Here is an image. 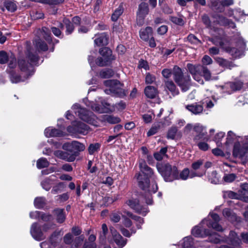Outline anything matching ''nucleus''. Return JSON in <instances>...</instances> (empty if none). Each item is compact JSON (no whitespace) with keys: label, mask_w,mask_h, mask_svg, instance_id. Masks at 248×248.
<instances>
[{"label":"nucleus","mask_w":248,"mask_h":248,"mask_svg":"<svg viewBox=\"0 0 248 248\" xmlns=\"http://www.w3.org/2000/svg\"><path fill=\"white\" fill-rule=\"evenodd\" d=\"M140 172L136 174L139 186L144 192L142 193L139 199H130L126 202V204L136 213L142 216H146L149 212L146 205H141L144 201L147 204H152L153 202L152 194L155 193L158 190L156 183L157 177L155 175L154 171L149 167L146 162L142 159L139 161Z\"/></svg>","instance_id":"1"},{"label":"nucleus","mask_w":248,"mask_h":248,"mask_svg":"<svg viewBox=\"0 0 248 248\" xmlns=\"http://www.w3.org/2000/svg\"><path fill=\"white\" fill-rule=\"evenodd\" d=\"M26 59H28V61L21 57L18 59V65L20 70L26 73L28 78L34 73L33 66L37 64L39 57L37 54L32 53L30 42H26Z\"/></svg>","instance_id":"2"},{"label":"nucleus","mask_w":248,"mask_h":248,"mask_svg":"<svg viewBox=\"0 0 248 248\" xmlns=\"http://www.w3.org/2000/svg\"><path fill=\"white\" fill-rule=\"evenodd\" d=\"M186 67L194 79L200 84H203L204 83L202 77H203L206 80L208 81L211 79V73L206 66L200 64L194 65L189 63L187 64Z\"/></svg>","instance_id":"3"},{"label":"nucleus","mask_w":248,"mask_h":248,"mask_svg":"<svg viewBox=\"0 0 248 248\" xmlns=\"http://www.w3.org/2000/svg\"><path fill=\"white\" fill-rule=\"evenodd\" d=\"M173 79L183 92L188 91L191 87V79L188 74L184 75L181 68L177 65L173 67Z\"/></svg>","instance_id":"4"},{"label":"nucleus","mask_w":248,"mask_h":248,"mask_svg":"<svg viewBox=\"0 0 248 248\" xmlns=\"http://www.w3.org/2000/svg\"><path fill=\"white\" fill-rule=\"evenodd\" d=\"M158 172L166 182H172L179 179V171L177 167L169 163L157 165Z\"/></svg>","instance_id":"5"},{"label":"nucleus","mask_w":248,"mask_h":248,"mask_svg":"<svg viewBox=\"0 0 248 248\" xmlns=\"http://www.w3.org/2000/svg\"><path fill=\"white\" fill-rule=\"evenodd\" d=\"M106 86L109 87V89L105 90L107 94L112 93V95L123 98L126 95L127 92L122 88L123 84L117 80H107L104 82Z\"/></svg>","instance_id":"6"},{"label":"nucleus","mask_w":248,"mask_h":248,"mask_svg":"<svg viewBox=\"0 0 248 248\" xmlns=\"http://www.w3.org/2000/svg\"><path fill=\"white\" fill-rule=\"evenodd\" d=\"M99 53L101 57H98L96 60V64L99 66L108 65L115 60V57L112 55L111 49L108 47L100 48Z\"/></svg>","instance_id":"7"},{"label":"nucleus","mask_w":248,"mask_h":248,"mask_svg":"<svg viewBox=\"0 0 248 248\" xmlns=\"http://www.w3.org/2000/svg\"><path fill=\"white\" fill-rule=\"evenodd\" d=\"M72 108L74 110L75 114L83 121L91 124L94 120L95 116L94 114L85 108H81L79 104H74Z\"/></svg>","instance_id":"8"},{"label":"nucleus","mask_w":248,"mask_h":248,"mask_svg":"<svg viewBox=\"0 0 248 248\" xmlns=\"http://www.w3.org/2000/svg\"><path fill=\"white\" fill-rule=\"evenodd\" d=\"M62 148L63 150L72 153L71 155H74L75 158L78 155L79 152L84 151L85 149L83 144L76 140L64 143Z\"/></svg>","instance_id":"9"},{"label":"nucleus","mask_w":248,"mask_h":248,"mask_svg":"<svg viewBox=\"0 0 248 248\" xmlns=\"http://www.w3.org/2000/svg\"><path fill=\"white\" fill-rule=\"evenodd\" d=\"M246 142H243L242 145L239 141L234 143L232 155L235 157L243 158L248 153V138Z\"/></svg>","instance_id":"10"},{"label":"nucleus","mask_w":248,"mask_h":248,"mask_svg":"<svg viewBox=\"0 0 248 248\" xmlns=\"http://www.w3.org/2000/svg\"><path fill=\"white\" fill-rule=\"evenodd\" d=\"M89 126L85 124L78 122L72 124V126H69L67 128L68 132L73 134L79 133L86 135L88 133Z\"/></svg>","instance_id":"11"},{"label":"nucleus","mask_w":248,"mask_h":248,"mask_svg":"<svg viewBox=\"0 0 248 248\" xmlns=\"http://www.w3.org/2000/svg\"><path fill=\"white\" fill-rule=\"evenodd\" d=\"M211 216L213 221L205 218L202 220L201 224H206L208 228H212L217 231H222V227L218 224L220 220L219 216L217 214L212 213Z\"/></svg>","instance_id":"12"},{"label":"nucleus","mask_w":248,"mask_h":248,"mask_svg":"<svg viewBox=\"0 0 248 248\" xmlns=\"http://www.w3.org/2000/svg\"><path fill=\"white\" fill-rule=\"evenodd\" d=\"M83 235H80L77 237L73 240V236L71 233L65 234L63 237V241L66 245H70L72 243L70 248H78L80 246L84 240Z\"/></svg>","instance_id":"13"},{"label":"nucleus","mask_w":248,"mask_h":248,"mask_svg":"<svg viewBox=\"0 0 248 248\" xmlns=\"http://www.w3.org/2000/svg\"><path fill=\"white\" fill-rule=\"evenodd\" d=\"M212 17L216 20L217 24L221 26H228L230 28L234 29L235 28V24L231 20L229 19L225 16L218 14H215L212 15Z\"/></svg>","instance_id":"14"},{"label":"nucleus","mask_w":248,"mask_h":248,"mask_svg":"<svg viewBox=\"0 0 248 248\" xmlns=\"http://www.w3.org/2000/svg\"><path fill=\"white\" fill-rule=\"evenodd\" d=\"M37 223H33L31 228L30 232L32 236L36 240L40 241L45 238L43 231Z\"/></svg>","instance_id":"15"},{"label":"nucleus","mask_w":248,"mask_h":248,"mask_svg":"<svg viewBox=\"0 0 248 248\" xmlns=\"http://www.w3.org/2000/svg\"><path fill=\"white\" fill-rule=\"evenodd\" d=\"M113 241L118 248H123L126 244L127 240L124 239L113 227L110 228Z\"/></svg>","instance_id":"16"},{"label":"nucleus","mask_w":248,"mask_h":248,"mask_svg":"<svg viewBox=\"0 0 248 248\" xmlns=\"http://www.w3.org/2000/svg\"><path fill=\"white\" fill-rule=\"evenodd\" d=\"M194 130L198 134L195 137V140H203L208 141L209 138L206 136V132L204 128L201 124H196L194 127Z\"/></svg>","instance_id":"17"},{"label":"nucleus","mask_w":248,"mask_h":248,"mask_svg":"<svg viewBox=\"0 0 248 248\" xmlns=\"http://www.w3.org/2000/svg\"><path fill=\"white\" fill-rule=\"evenodd\" d=\"M193 235L196 237H203L205 236L210 235V231L203 228L202 226H195L192 231Z\"/></svg>","instance_id":"18"},{"label":"nucleus","mask_w":248,"mask_h":248,"mask_svg":"<svg viewBox=\"0 0 248 248\" xmlns=\"http://www.w3.org/2000/svg\"><path fill=\"white\" fill-rule=\"evenodd\" d=\"M94 40V43L98 46H106L108 44L109 36L106 33L98 34Z\"/></svg>","instance_id":"19"},{"label":"nucleus","mask_w":248,"mask_h":248,"mask_svg":"<svg viewBox=\"0 0 248 248\" xmlns=\"http://www.w3.org/2000/svg\"><path fill=\"white\" fill-rule=\"evenodd\" d=\"M54 154L58 158L68 162H73L75 160L74 155H69V154L66 152L59 150L55 152Z\"/></svg>","instance_id":"20"},{"label":"nucleus","mask_w":248,"mask_h":248,"mask_svg":"<svg viewBox=\"0 0 248 248\" xmlns=\"http://www.w3.org/2000/svg\"><path fill=\"white\" fill-rule=\"evenodd\" d=\"M153 35V30L151 27H147L145 29H142L140 31V38L145 41H148L149 38Z\"/></svg>","instance_id":"21"},{"label":"nucleus","mask_w":248,"mask_h":248,"mask_svg":"<svg viewBox=\"0 0 248 248\" xmlns=\"http://www.w3.org/2000/svg\"><path fill=\"white\" fill-rule=\"evenodd\" d=\"M208 6L212 10L218 13H222L224 11V8H223L221 0H211Z\"/></svg>","instance_id":"22"},{"label":"nucleus","mask_w":248,"mask_h":248,"mask_svg":"<svg viewBox=\"0 0 248 248\" xmlns=\"http://www.w3.org/2000/svg\"><path fill=\"white\" fill-rule=\"evenodd\" d=\"M228 239L230 243L235 247L239 246L241 242V240L237 233L233 231H230Z\"/></svg>","instance_id":"23"},{"label":"nucleus","mask_w":248,"mask_h":248,"mask_svg":"<svg viewBox=\"0 0 248 248\" xmlns=\"http://www.w3.org/2000/svg\"><path fill=\"white\" fill-rule=\"evenodd\" d=\"M44 134L46 137H62L63 135V132L61 130L50 128H46L45 130Z\"/></svg>","instance_id":"24"},{"label":"nucleus","mask_w":248,"mask_h":248,"mask_svg":"<svg viewBox=\"0 0 248 248\" xmlns=\"http://www.w3.org/2000/svg\"><path fill=\"white\" fill-rule=\"evenodd\" d=\"M186 108L192 113L197 115L201 113L203 111V106L197 103L186 106Z\"/></svg>","instance_id":"25"},{"label":"nucleus","mask_w":248,"mask_h":248,"mask_svg":"<svg viewBox=\"0 0 248 248\" xmlns=\"http://www.w3.org/2000/svg\"><path fill=\"white\" fill-rule=\"evenodd\" d=\"M243 86V83L240 81L229 82L226 84L224 86L225 88H230L231 90V92L228 91L229 93H231L232 92L240 90Z\"/></svg>","instance_id":"26"},{"label":"nucleus","mask_w":248,"mask_h":248,"mask_svg":"<svg viewBox=\"0 0 248 248\" xmlns=\"http://www.w3.org/2000/svg\"><path fill=\"white\" fill-rule=\"evenodd\" d=\"M165 87L170 91L173 96L178 95L179 94V91L176 89V87L172 80H167L165 81Z\"/></svg>","instance_id":"27"},{"label":"nucleus","mask_w":248,"mask_h":248,"mask_svg":"<svg viewBox=\"0 0 248 248\" xmlns=\"http://www.w3.org/2000/svg\"><path fill=\"white\" fill-rule=\"evenodd\" d=\"M145 95L149 98H154L157 94V89L153 86H148L144 89Z\"/></svg>","instance_id":"28"},{"label":"nucleus","mask_w":248,"mask_h":248,"mask_svg":"<svg viewBox=\"0 0 248 248\" xmlns=\"http://www.w3.org/2000/svg\"><path fill=\"white\" fill-rule=\"evenodd\" d=\"M149 11L148 4L145 2L141 3L138 8L137 15L146 16L148 15Z\"/></svg>","instance_id":"29"},{"label":"nucleus","mask_w":248,"mask_h":248,"mask_svg":"<svg viewBox=\"0 0 248 248\" xmlns=\"http://www.w3.org/2000/svg\"><path fill=\"white\" fill-rule=\"evenodd\" d=\"M7 72L9 74L10 80L13 83H17L19 82L24 81V79H22L21 77L17 74L14 70L9 71L7 70Z\"/></svg>","instance_id":"30"},{"label":"nucleus","mask_w":248,"mask_h":248,"mask_svg":"<svg viewBox=\"0 0 248 248\" xmlns=\"http://www.w3.org/2000/svg\"><path fill=\"white\" fill-rule=\"evenodd\" d=\"M54 213L56 216V219L58 223H62L65 219V215L64 214V209H56L54 210Z\"/></svg>","instance_id":"31"},{"label":"nucleus","mask_w":248,"mask_h":248,"mask_svg":"<svg viewBox=\"0 0 248 248\" xmlns=\"http://www.w3.org/2000/svg\"><path fill=\"white\" fill-rule=\"evenodd\" d=\"M63 22L66 27V34L67 35L71 34L74 30V27L72 23L67 18H64Z\"/></svg>","instance_id":"32"},{"label":"nucleus","mask_w":248,"mask_h":248,"mask_svg":"<svg viewBox=\"0 0 248 248\" xmlns=\"http://www.w3.org/2000/svg\"><path fill=\"white\" fill-rule=\"evenodd\" d=\"M103 119L105 121H106L111 124H117L121 121V120L119 117L109 115H104Z\"/></svg>","instance_id":"33"},{"label":"nucleus","mask_w":248,"mask_h":248,"mask_svg":"<svg viewBox=\"0 0 248 248\" xmlns=\"http://www.w3.org/2000/svg\"><path fill=\"white\" fill-rule=\"evenodd\" d=\"M40 32L41 33V35L48 43L51 42V33L48 28L44 27L42 28V30L40 31Z\"/></svg>","instance_id":"34"},{"label":"nucleus","mask_w":248,"mask_h":248,"mask_svg":"<svg viewBox=\"0 0 248 248\" xmlns=\"http://www.w3.org/2000/svg\"><path fill=\"white\" fill-rule=\"evenodd\" d=\"M114 75V71L111 69H105L101 70L99 73V76L103 78H108Z\"/></svg>","instance_id":"35"},{"label":"nucleus","mask_w":248,"mask_h":248,"mask_svg":"<svg viewBox=\"0 0 248 248\" xmlns=\"http://www.w3.org/2000/svg\"><path fill=\"white\" fill-rule=\"evenodd\" d=\"M35 45L37 49L42 51H46L48 47L46 44L40 39H36L35 41Z\"/></svg>","instance_id":"36"},{"label":"nucleus","mask_w":248,"mask_h":248,"mask_svg":"<svg viewBox=\"0 0 248 248\" xmlns=\"http://www.w3.org/2000/svg\"><path fill=\"white\" fill-rule=\"evenodd\" d=\"M46 203V200L44 197L36 198L34 201V204L36 208L41 209L43 208Z\"/></svg>","instance_id":"37"},{"label":"nucleus","mask_w":248,"mask_h":248,"mask_svg":"<svg viewBox=\"0 0 248 248\" xmlns=\"http://www.w3.org/2000/svg\"><path fill=\"white\" fill-rule=\"evenodd\" d=\"M225 50L233 57L235 58L239 57L241 54L240 51L235 47L228 46L225 48Z\"/></svg>","instance_id":"38"},{"label":"nucleus","mask_w":248,"mask_h":248,"mask_svg":"<svg viewBox=\"0 0 248 248\" xmlns=\"http://www.w3.org/2000/svg\"><path fill=\"white\" fill-rule=\"evenodd\" d=\"M215 60L219 65L222 67L230 68L232 65V63L229 61L220 57L216 58Z\"/></svg>","instance_id":"39"},{"label":"nucleus","mask_w":248,"mask_h":248,"mask_svg":"<svg viewBox=\"0 0 248 248\" xmlns=\"http://www.w3.org/2000/svg\"><path fill=\"white\" fill-rule=\"evenodd\" d=\"M240 137L236 136V135L232 131H229L227 134L226 144L229 145L232 143L235 140H238V138Z\"/></svg>","instance_id":"40"},{"label":"nucleus","mask_w":248,"mask_h":248,"mask_svg":"<svg viewBox=\"0 0 248 248\" xmlns=\"http://www.w3.org/2000/svg\"><path fill=\"white\" fill-rule=\"evenodd\" d=\"M167 151V147L162 148L158 152L155 153L154 155V157L158 161L161 160L163 156L166 155Z\"/></svg>","instance_id":"41"},{"label":"nucleus","mask_w":248,"mask_h":248,"mask_svg":"<svg viewBox=\"0 0 248 248\" xmlns=\"http://www.w3.org/2000/svg\"><path fill=\"white\" fill-rule=\"evenodd\" d=\"M4 6L8 11L11 12H15L17 9L16 4L10 0L6 1L4 3Z\"/></svg>","instance_id":"42"},{"label":"nucleus","mask_w":248,"mask_h":248,"mask_svg":"<svg viewBox=\"0 0 248 248\" xmlns=\"http://www.w3.org/2000/svg\"><path fill=\"white\" fill-rule=\"evenodd\" d=\"M49 165L48 161L45 158L42 157L37 161V167L38 169H42L47 167Z\"/></svg>","instance_id":"43"},{"label":"nucleus","mask_w":248,"mask_h":248,"mask_svg":"<svg viewBox=\"0 0 248 248\" xmlns=\"http://www.w3.org/2000/svg\"><path fill=\"white\" fill-rule=\"evenodd\" d=\"M123 11L124 10L122 6H119V7L115 10L112 15V20L113 21H116L120 17V16L123 14Z\"/></svg>","instance_id":"44"},{"label":"nucleus","mask_w":248,"mask_h":248,"mask_svg":"<svg viewBox=\"0 0 248 248\" xmlns=\"http://www.w3.org/2000/svg\"><path fill=\"white\" fill-rule=\"evenodd\" d=\"M52 181L49 178H46L41 182L42 187L46 191H48L51 187Z\"/></svg>","instance_id":"45"},{"label":"nucleus","mask_w":248,"mask_h":248,"mask_svg":"<svg viewBox=\"0 0 248 248\" xmlns=\"http://www.w3.org/2000/svg\"><path fill=\"white\" fill-rule=\"evenodd\" d=\"M9 63L8 64V68L7 69L9 71L13 70L12 69L15 68L16 66V61L15 56L13 54L9 57Z\"/></svg>","instance_id":"46"},{"label":"nucleus","mask_w":248,"mask_h":248,"mask_svg":"<svg viewBox=\"0 0 248 248\" xmlns=\"http://www.w3.org/2000/svg\"><path fill=\"white\" fill-rule=\"evenodd\" d=\"M222 213L223 216L228 219L233 220L235 218L234 214H233L231 210L229 208L224 209L223 210Z\"/></svg>","instance_id":"47"},{"label":"nucleus","mask_w":248,"mask_h":248,"mask_svg":"<svg viewBox=\"0 0 248 248\" xmlns=\"http://www.w3.org/2000/svg\"><path fill=\"white\" fill-rule=\"evenodd\" d=\"M189 170L188 168L184 169L180 173H179V179L186 180L189 177Z\"/></svg>","instance_id":"48"},{"label":"nucleus","mask_w":248,"mask_h":248,"mask_svg":"<svg viewBox=\"0 0 248 248\" xmlns=\"http://www.w3.org/2000/svg\"><path fill=\"white\" fill-rule=\"evenodd\" d=\"M187 41L191 44L199 45L201 41L194 34H190L187 37Z\"/></svg>","instance_id":"49"},{"label":"nucleus","mask_w":248,"mask_h":248,"mask_svg":"<svg viewBox=\"0 0 248 248\" xmlns=\"http://www.w3.org/2000/svg\"><path fill=\"white\" fill-rule=\"evenodd\" d=\"M9 57L7 54V53L4 51H0V64H5L6 63L9 59Z\"/></svg>","instance_id":"50"},{"label":"nucleus","mask_w":248,"mask_h":248,"mask_svg":"<svg viewBox=\"0 0 248 248\" xmlns=\"http://www.w3.org/2000/svg\"><path fill=\"white\" fill-rule=\"evenodd\" d=\"M177 129L176 127H171L168 131L167 134V138L173 140L175 138Z\"/></svg>","instance_id":"51"},{"label":"nucleus","mask_w":248,"mask_h":248,"mask_svg":"<svg viewBox=\"0 0 248 248\" xmlns=\"http://www.w3.org/2000/svg\"><path fill=\"white\" fill-rule=\"evenodd\" d=\"M100 145L98 143L95 144H91L88 148L89 153L90 155H93L94 153V152L97 151V150L100 148Z\"/></svg>","instance_id":"52"},{"label":"nucleus","mask_w":248,"mask_h":248,"mask_svg":"<svg viewBox=\"0 0 248 248\" xmlns=\"http://www.w3.org/2000/svg\"><path fill=\"white\" fill-rule=\"evenodd\" d=\"M64 184L62 182L58 183L56 186H54L51 191L53 194H56L59 193V192L62 190V189L64 187Z\"/></svg>","instance_id":"53"},{"label":"nucleus","mask_w":248,"mask_h":248,"mask_svg":"<svg viewBox=\"0 0 248 248\" xmlns=\"http://www.w3.org/2000/svg\"><path fill=\"white\" fill-rule=\"evenodd\" d=\"M202 20L203 23L207 28H210L211 26V21L209 16L206 14H204L202 16Z\"/></svg>","instance_id":"54"},{"label":"nucleus","mask_w":248,"mask_h":248,"mask_svg":"<svg viewBox=\"0 0 248 248\" xmlns=\"http://www.w3.org/2000/svg\"><path fill=\"white\" fill-rule=\"evenodd\" d=\"M160 128L159 125H155L152 126V127L150 129L148 132L147 133V135L148 137H150L152 135L156 134Z\"/></svg>","instance_id":"55"},{"label":"nucleus","mask_w":248,"mask_h":248,"mask_svg":"<svg viewBox=\"0 0 248 248\" xmlns=\"http://www.w3.org/2000/svg\"><path fill=\"white\" fill-rule=\"evenodd\" d=\"M110 220L115 223H117L119 222L121 219V217L120 215V213L113 212L111 214L110 216Z\"/></svg>","instance_id":"56"},{"label":"nucleus","mask_w":248,"mask_h":248,"mask_svg":"<svg viewBox=\"0 0 248 248\" xmlns=\"http://www.w3.org/2000/svg\"><path fill=\"white\" fill-rule=\"evenodd\" d=\"M236 178V175L233 173L225 174L223 177V180L227 183H231Z\"/></svg>","instance_id":"57"},{"label":"nucleus","mask_w":248,"mask_h":248,"mask_svg":"<svg viewBox=\"0 0 248 248\" xmlns=\"http://www.w3.org/2000/svg\"><path fill=\"white\" fill-rule=\"evenodd\" d=\"M210 236L209 237V241L211 242L217 244L219 243L220 242V239L219 237V235H217V233H215L213 235H211V233H210V235H209Z\"/></svg>","instance_id":"58"},{"label":"nucleus","mask_w":248,"mask_h":248,"mask_svg":"<svg viewBox=\"0 0 248 248\" xmlns=\"http://www.w3.org/2000/svg\"><path fill=\"white\" fill-rule=\"evenodd\" d=\"M161 73L164 78H169L171 77L172 74H173V70H171L170 69L166 68L164 69L162 71Z\"/></svg>","instance_id":"59"},{"label":"nucleus","mask_w":248,"mask_h":248,"mask_svg":"<svg viewBox=\"0 0 248 248\" xmlns=\"http://www.w3.org/2000/svg\"><path fill=\"white\" fill-rule=\"evenodd\" d=\"M60 235V232L55 231L49 237V240L51 244H54L57 241L58 236Z\"/></svg>","instance_id":"60"},{"label":"nucleus","mask_w":248,"mask_h":248,"mask_svg":"<svg viewBox=\"0 0 248 248\" xmlns=\"http://www.w3.org/2000/svg\"><path fill=\"white\" fill-rule=\"evenodd\" d=\"M203 163V160L199 159L193 162L191 165V167L194 170H196L199 169Z\"/></svg>","instance_id":"61"},{"label":"nucleus","mask_w":248,"mask_h":248,"mask_svg":"<svg viewBox=\"0 0 248 248\" xmlns=\"http://www.w3.org/2000/svg\"><path fill=\"white\" fill-rule=\"evenodd\" d=\"M44 16V14L41 11H38L35 12H33L31 16L32 19L35 20L43 18Z\"/></svg>","instance_id":"62"},{"label":"nucleus","mask_w":248,"mask_h":248,"mask_svg":"<svg viewBox=\"0 0 248 248\" xmlns=\"http://www.w3.org/2000/svg\"><path fill=\"white\" fill-rule=\"evenodd\" d=\"M162 10L165 14H171L173 13V10L168 5L165 4L162 6Z\"/></svg>","instance_id":"63"},{"label":"nucleus","mask_w":248,"mask_h":248,"mask_svg":"<svg viewBox=\"0 0 248 248\" xmlns=\"http://www.w3.org/2000/svg\"><path fill=\"white\" fill-rule=\"evenodd\" d=\"M241 193L242 195H245L248 193V184L247 183L241 185Z\"/></svg>","instance_id":"64"}]
</instances>
